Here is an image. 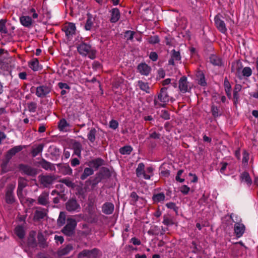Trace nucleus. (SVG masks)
I'll list each match as a JSON object with an SVG mask.
<instances>
[{"label": "nucleus", "instance_id": "1", "mask_svg": "<svg viewBox=\"0 0 258 258\" xmlns=\"http://www.w3.org/2000/svg\"><path fill=\"white\" fill-rule=\"evenodd\" d=\"M154 168L153 167H145L143 163H140L136 169V173L138 178L149 180L154 175Z\"/></svg>", "mask_w": 258, "mask_h": 258}, {"label": "nucleus", "instance_id": "2", "mask_svg": "<svg viewBox=\"0 0 258 258\" xmlns=\"http://www.w3.org/2000/svg\"><path fill=\"white\" fill-rule=\"evenodd\" d=\"M77 48L78 52L82 56H88L91 59L96 57V50L89 44L82 42L78 45Z\"/></svg>", "mask_w": 258, "mask_h": 258}, {"label": "nucleus", "instance_id": "3", "mask_svg": "<svg viewBox=\"0 0 258 258\" xmlns=\"http://www.w3.org/2000/svg\"><path fill=\"white\" fill-rule=\"evenodd\" d=\"M170 100V97L168 95L167 89L162 88L157 97H155L154 100L155 106L157 107H165Z\"/></svg>", "mask_w": 258, "mask_h": 258}, {"label": "nucleus", "instance_id": "4", "mask_svg": "<svg viewBox=\"0 0 258 258\" xmlns=\"http://www.w3.org/2000/svg\"><path fill=\"white\" fill-rule=\"evenodd\" d=\"M16 154V147H14L10 150H9L5 158L1 160V168L2 172L4 173L8 172L10 170V166L9 165V162L12 159V157Z\"/></svg>", "mask_w": 258, "mask_h": 258}, {"label": "nucleus", "instance_id": "5", "mask_svg": "<svg viewBox=\"0 0 258 258\" xmlns=\"http://www.w3.org/2000/svg\"><path fill=\"white\" fill-rule=\"evenodd\" d=\"M241 64L238 62H233L232 63L231 71L232 72H235L236 75L240 79L242 77H249L252 74V70L249 67L244 68L241 72L240 70V67Z\"/></svg>", "mask_w": 258, "mask_h": 258}, {"label": "nucleus", "instance_id": "6", "mask_svg": "<svg viewBox=\"0 0 258 258\" xmlns=\"http://www.w3.org/2000/svg\"><path fill=\"white\" fill-rule=\"evenodd\" d=\"M76 225L77 222L75 219L68 218L67 221V225L62 229V232L66 235L71 236L74 232Z\"/></svg>", "mask_w": 258, "mask_h": 258}, {"label": "nucleus", "instance_id": "7", "mask_svg": "<svg viewBox=\"0 0 258 258\" xmlns=\"http://www.w3.org/2000/svg\"><path fill=\"white\" fill-rule=\"evenodd\" d=\"M15 188L14 184H10L6 189L5 201L8 204H12L15 201L14 190Z\"/></svg>", "mask_w": 258, "mask_h": 258}, {"label": "nucleus", "instance_id": "8", "mask_svg": "<svg viewBox=\"0 0 258 258\" xmlns=\"http://www.w3.org/2000/svg\"><path fill=\"white\" fill-rule=\"evenodd\" d=\"M51 87L47 85H41L36 88V95L39 98L45 97L51 91Z\"/></svg>", "mask_w": 258, "mask_h": 258}, {"label": "nucleus", "instance_id": "9", "mask_svg": "<svg viewBox=\"0 0 258 258\" xmlns=\"http://www.w3.org/2000/svg\"><path fill=\"white\" fill-rule=\"evenodd\" d=\"M19 169L22 173L28 176H34L37 173V170L36 168L28 165L20 164L19 166Z\"/></svg>", "mask_w": 258, "mask_h": 258}, {"label": "nucleus", "instance_id": "10", "mask_svg": "<svg viewBox=\"0 0 258 258\" xmlns=\"http://www.w3.org/2000/svg\"><path fill=\"white\" fill-rule=\"evenodd\" d=\"M62 30L65 32L67 38L71 40L75 34L76 27L75 24L68 23L63 27Z\"/></svg>", "mask_w": 258, "mask_h": 258}, {"label": "nucleus", "instance_id": "11", "mask_svg": "<svg viewBox=\"0 0 258 258\" xmlns=\"http://www.w3.org/2000/svg\"><path fill=\"white\" fill-rule=\"evenodd\" d=\"M39 180L42 185L45 187L49 186L52 184L55 178L53 176L48 175H40L38 177Z\"/></svg>", "mask_w": 258, "mask_h": 258}, {"label": "nucleus", "instance_id": "12", "mask_svg": "<svg viewBox=\"0 0 258 258\" xmlns=\"http://www.w3.org/2000/svg\"><path fill=\"white\" fill-rule=\"evenodd\" d=\"M66 209L69 212H79L81 207L75 200H70L66 203Z\"/></svg>", "mask_w": 258, "mask_h": 258}, {"label": "nucleus", "instance_id": "13", "mask_svg": "<svg viewBox=\"0 0 258 258\" xmlns=\"http://www.w3.org/2000/svg\"><path fill=\"white\" fill-rule=\"evenodd\" d=\"M214 21L217 29L222 33L225 34L227 29L224 21L221 20L218 16L215 17Z\"/></svg>", "mask_w": 258, "mask_h": 258}, {"label": "nucleus", "instance_id": "14", "mask_svg": "<svg viewBox=\"0 0 258 258\" xmlns=\"http://www.w3.org/2000/svg\"><path fill=\"white\" fill-rule=\"evenodd\" d=\"M179 88L180 91L183 93H186L190 89V87L187 81L186 77H182L179 81Z\"/></svg>", "mask_w": 258, "mask_h": 258}, {"label": "nucleus", "instance_id": "15", "mask_svg": "<svg viewBox=\"0 0 258 258\" xmlns=\"http://www.w3.org/2000/svg\"><path fill=\"white\" fill-rule=\"evenodd\" d=\"M234 230L236 236L240 238L244 233L245 227L242 223H236L234 224Z\"/></svg>", "mask_w": 258, "mask_h": 258}, {"label": "nucleus", "instance_id": "16", "mask_svg": "<svg viewBox=\"0 0 258 258\" xmlns=\"http://www.w3.org/2000/svg\"><path fill=\"white\" fill-rule=\"evenodd\" d=\"M114 210V205L109 202L105 203L102 207V212L106 215H110L113 213Z\"/></svg>", "mask_w": 258, "mask_h": 258}, {"label": "nucleus", "instance_id": "17", "mask_svg": "<svg viewBox=\"0 0 258 258\" xmlns=\"http://www.w3.org/2000/svg\"><path fill=\"white\" fill-rule=\"evenodd\" d=\"M181 59L180 54L179 51H176L174 49L171 51V58L168 60V64L174 66L175 62H178Z\"/></svg>", "mask_w": 258, "mask_h": 258}, {"label": "nucleus", "instance_id": "18", "mask_svg": "<svg viewBox=\"0 0 258 258\" xmlns=\"http://www.w3.org/2000/svg\"><path fill=\"white\" fill-rule=\"evenodd\" d=\"M111 18L110 21L111 23H116L120 17V13L117 8H113L110 11Z\"/></svg>", "mask_w": 258, "mask_h": 258}, {"label": "nucleus", "instance_id": "19", "mask_svg": "<svg viewBox=\"0 0 258 258\" xmlns=\"http://www.w3.org/2000/svg\"><path fill=\"white\" fill-rule=\"evenodd\" d=\"M49 192H43L38 198V203L40 205L46 206L49 203Z\"/></svg>", "mask_w": 258, "mask_h": 258}, {"label": "nucleus", "instance_id": "20", "mask_svg": "<svg viewBox=\"0 0 258 258\" xmlns=\"http://www.w3.org/2000/svg\"><path fill=\"white\" fill-rule=\"evenodd\" d=\"M138 70L142 75L148 76L151 71V68L145 63H142L138 66Z\"/></svg>", "mask_w": 258, "mask_h": 258}, {"label": "nucleus", "instance_id": "21", "mask_svg": "<svg viewBox=\"0 0 258 258\" xmlns=\"http://www.w3.org/2000/svg\"><path fill=\"white\" fill-rule=\"evenodd\" d=\"M21 24L24 27L30 28L32 23L33 20L32 18L28 16H23L20 18Z\"/></svg>", "mask_w": 258, "mask_h": 258}, {"label": "nucleus", "instance_id": "22", "mask_svg": "<svg viewBox=\"0 0 258 258\" xmlns=\"http://www.w3.org/2000/svg\"><path fill=\"white\" fill-rule=\"evenodd\" d=\"M210 61L214 66L221 67L223 65L222 59L215 54H212L210 56Z\"/></svg>", "mask_w": 258, "mask_h": 258}, {"label": "nucleus", "instance_id": "23", "mask_svg": "<svg viewBox=\"0 0 258 258\" xmlns=\"http://www.w3.org/2000/svg\"><path fill=\"white\" fill-rule=\"evenodd\" d=\"M30 68L33 71H38L42 69V66L39 64L38 59L37 58H33L30 62Z\"/></svg>", "mask_w": 258, "mask_h": 258}, {"label": "nucleus", "instance_id": "24", "mask_svg": "<svg viewBox=\"0 0 258 258\" xmlns=\"http://www.w3.org/2000/svg\"><path fill=\"white\" fill-rule=\"evenodd\" d=\"M104 161L99 158L92 160L89 162V165L92 168L97 169L103 164Z\"/></svg>", "mask_w": 258, "mask_h": 258}, {"label": "nucleus", "instance_id": "25", "mask_svg": "<svg viewBox=\"0 0 258 258\" xmlns=\"http://www.w3.org/2000/svg\"><path fill=\"white\" fill-rule=\"evenodd\" d=\"M73 249L71 244H68L64 247L59 249L58 251V255L59 256L69 254Z\"/></svg>", "mask_w": 258, "mask_h": 258}, {"label": "nucleus", "instance_id": "26", "mask_svg": "<svg viewBox=\"0 0 258 258\" xmlns=\"http://www.w3.org/2000/svg\"><path fill=\"white\" fill-rule=\"evenodd\" d=\"M0 34L2 37L6 36L7 35L9 34L8 28L6 26V21L3 19L0 21Z\"/></svg>", "mask_w": 258, "mask_h": 258}, {"label": "nucleus", "instance_id": "27", "mask_svg": "<svg viewBox=\"0 0 258 258\" xmlns=\"http://www.w3.org/2000/svg\"><path fill=\"white\" fill-rule=\"evenodd\" d=\"M39 164L42 168L46 170H52L53 168V164L44 159H42L40 161Z\"/></svg>", "mask_w": 258, "mask_h": 258}, {"label": "nucleus", "instance_id": "28", "mask_svg": "<svg viewBox=\"0 0 258 258\" xmlns=\"http://www.w3.org/2000/svg\"><path fill=\"white\" fill-rule=\"evenodd\" d=\"M240 179L241 181L244 182L248 185H250L252 183V180L249 176V174L247 172H244L241 174Z\"/></svg>", "mask_w": 258, "mask_h": 258}, {"label": "nucleus", "instance_id": "29", "mask_svg": "<svg viewBox=\"0 0 258 258\" xmlns=\"http://www.w3.org/2000/svg\"><path fill=\"white\" fill-rule=\"evenodd\" d=\"M165 196L163 192L154 194L152 197V200L154 203H159L165 200Z\"/></svg>", "mask_w": 258, "mask_h": 258}, {"label": "nucleus", "instance_id": "30", "mask_svg": "<svg viewBox=\"0 0 258 258\" xmlns=\"http://www.w3.org/2000/svg\"><path fill=\"white\" fill-rule=\"evenodd\" d=\"M73 148L74 154L79 157H81L82 147L80 143L78 142H75L73 145Z\"/></svg>", "mask_w": 258, "mask_h": 258}, {"label": "nucleus", "instance_id": "31", "mask_svg": "<svg viewBox=\"0 0 258 258\" xmlns=\"http://www.w3.org/2000/svg\"><path fill=\"white\" fill-rule=\"evenodd\" d=\"M94 171L92 168L89 167L85 168L83 174L81 175L80 178L82 180H85L89 176L92 175Z\"/></svg>", "mask_w": 258, "mask_h": 258}, {"label": "nucleus", "instance_id": "32", "mask_svg": "<svg viewBox=\"0 0 258 258\" xmlns=\"http://www.w3.org/2000/svg\"><path fill=\"white\" fill-rule=\"evenodd\" d=\"M96 130L95 128H91L88 135L87 138L91 143H94L96 139Z\"/></svg>", "mask_w": 258, "mask_h": 258}, {"label": "nucleus", "instance_id": "33", "mask_svg": "<svg viewBox=\"0 0 258 258\" xmlns=\"http://www.w3.org/2000/svg\"><path fill=\"white\" fill-rule=\"evenodd\" d=\"M46 215V212L44 210H36L34 214V218L35 220L43 219Z\"/></svg>", "mask_w": 258, "mask_h": 258}, {"label": "nucleus", "instance_id": "34", "mask_svg": "<svg viewBox=\"0 0 258 258\" xmlns=\"http://www.w3.org/2000/svg\"><path fill=\"white\" fill-rule=\"evenodd\" d=\"M94 19L91 15H88L87 20L85 25V29L86 30H90L93 24Z\"/></svg>", "mask_w": 258, "mask_h": 258}, {"label": "nucleus", "instance_id": "35", "mask_svg": "<svg viewBox=\"0 0 258 258\" xmlns=\"http://www.w3.org/2000/svg\"><path fill=\"white\" fill-rule=\"evenodd\" d=\"M43 147L44 146L43 144H39L36 147L33 148L32 151V156L33 157H36L39 153H41L43 151Z\"/></svg>", "mask_w": 258, "mask_h": 258}, {"label": "nucleus", "instance_id": "36", "mask_svg": "<svg viewBox=\"0 0 258 258\" xmlns=\"http://www.w3.org/2000/svg\"><path fill=\"white\" fill-rule=\"evenodd\" d=\"M138 85L140 88L147 93L149 92V86L147 83L143 82L142 81H139L138 82Z\"/></svg>", "mask_w": 258, "mask_h": 258}, {"label": "nucleus", "instance_id": "37", "mask_svg": "<svg viewBox=\"0 0 258 258\" xmlns=\"http://www.w3.org/2000/svg\"><path fill=\"white\" fill-rule=\"evenodd\" d=\"M66 221V214L63 212H61L59 213L58 218L57 219V223L59 226H62L65 223Z\"/></svg>", "mask_w": 258, "mask_h": 258}, {"label": "nucleus", "instance_id": "38", "mask_svg": "<svg viewBox=\"0 0 258 258\" xmlns=\"http://www.w3.org/2000/svg\"><path fill=\"white\" fill-rule=\"evenodd\" d=\"M132 148L131 146H124L120 149V153L122 155H129L132 151Z\"/></svg>", "mask_w": 258, "mask_h": 258}, {"label": "nucleus", "instance_id": "39", "mask_svg": "<svg viewBox=\"0 0 258 258\" xmlns=\"http://www.w3.org/2000/svg\"><path fill=\"white\" fill-rule=\"evenodd\" d=\"M69 126V124L64 119H61L58 123V127L60 131H64L66 127Z\"/></svg>", "mask_w": 258, "mask_h": 258}, {"label": "nucleus", "instance_id": "40", "mask_svg": "<svg viewBox=\"0 0 258 258\" xmlns=\"http://www.w3.org/2000/svg\"><path fill=\"white\" fill-rule=\"evenodd\" d=\"M59 182L64 183L69 187H74V183L69 178L60 179Z\"/></svg>", "mask_w": 258, "mask_h": 258}, {"label": "nucleus", "instance_id": "41", "mask_svg": "<svg viewBox=\"0 0 258 258\" xmlns=\"http://www.w3.org/2000/svg\"><path fill=\"white\" fill-rule=\"evenodd\" d=\"M130 198L131 203L133 205H135L138 200L139 197L136 192L133 191L130 195Z\"/></svg>", "mask_w": 258, "mask_h": 258}, {"label": "nucleus", "instance_id": "42", "mask_svg": "<svg viewBox=\"0 0 258 258\" xmlns=\"http://www.w3.org/2000/svg\"><path fill=\"white\" fill-rule=\"evenodd\" d=\"M135 33V32L131 30L126 31L124 33V37L126 38L127 40L132 41Z\"/></svg>", "mask_w": 258, "mask_h": 258}, {"label": "nucleus", "instance_id": "43", "mask_svg": "<svg viewBox=\"0 0 258 258\" xmlns=\"http://www.w3.org/2000/svg\"><path fill=\"white\" fill-rule=\"evenodd\" d=\"M225 92L228 96L230 95L231 85L227 78L224 80V83Z\"/></svg>", "mask_w": 258, "mask_h": 258}, {"label": "nucleus", "instance_id": "44", "mask_svg": "<svg viewBox=\"0 0 258 258\" xmlns=\"http://www.w3.org/2000/svg\"><path fill=\"white\" fill-rule=\"evenodd\" d=\"M25 235L24 228L22 226H17V236L20 238H23Z\"/></svg>", "mask_w": 258, "mask_h": 258}, {"label": "nucleus", "instance_id": "45", "mask_svg": "<svg viewBox=\"0 0 258 258\" xmlns=\"http://www.w3.org/2000/svg\"><path fill=\"white\" fill-rule=\"evenodd\" d=\"M211 112L213 116L214 117H217L221 115V114L219 113V108L218 107L212 105L211 107Z\"/></svg>", "mask_w": 258, "mask_h": 258}, {"label": "nucleus", "instance_id": "46", "mask_svg": "<svg viewBox=\"0 0 258 258\" xmlns=\"http://www.w3.org/2000/svg\"><path fill=\"white\" fill-rule=\"evenodd\" d=\"M148 41L150 43L155 44L159 42L160 40L158 36L154 35L149 38Z\"/></svg>", "mask_w": 258, "mask_h": 258}, {"label": "nucleus", "instance_id": "47", "mask_svg": "<svg viewBox=\"0 0 258 258\" xmlns=\"http://www.w3.org/2000/svg\"><path fill=\"white\" fill-rule=\"evenodd\" d=\"M89 250H84L78 255V258H88V255L91 253Z\"/></svg>", "mask_w": 258, "mask_h": 258}, {"label": "nucleus", "instance_id": "48", "mask_svg": "<svg viewBox=\"0 0 258 258\" xmlns=\"http://www.w3.org/2000/svg\"><path fill=\"white\" fill-rule=\"evenodd\" d=\"M37 104L35 102H31L28 104V108L30 112H35Z\"/></svg>", "mask_w": 258, "mask_h": 258}, {"label": "nucleus", "instance_id": "49", "mask_svg": "<svg viewBox=\"0 0 258 258\" xmlns=\"http://www.w3.org/2000/svg\"><path fill=\"white\" fill-rule=\"evenodd\" d=\"M160 116L165 120H168L170 119V114L168 111L166 110H161Z\"/></svg>", "mask_w": 258, "mask_h": 258}, {"label": "nucleus", "instance_id": "50", "mask_svg": "<svg viewBox=\"0 0 258 258\" xmlns=\"http://www.w3.org/2000/svg\"><path fill=\"white\" fill-rule=\"evenodd\" d=\"M230 218L231 219L233 222L236 223H241V218L235 214H231L230 215Z\"/></svg>", "mask_w": 258, "mask_h": 258}, {"label": "nucleus", "instance_id": "51", "mask_svg": "<svg viewBox=\"0 0 258 258\" xmlns=\"http://www.w3.org/2000/svg\"><path fill=\"white\" fill-rule=\"evenodd\" d=\"M198 83L202 86H205L207 84L205 81V76L203 73L200 74V78L198 79Z\"/></svg>", "mask_w": 258, "mask_h": 258}, {"label": "nucleus", "instance_id": "52", "mask_svg": "<svg viewBox=\"0 0 258 258\" xmlns=\"http://www.w3.org/2000/svg\"><path fill=\"white\" fill-rule=\"evenodd\" d=\"M242 155V163L244 164H247L249 160L248 153L246 151H244Z\"/></svg>", "mask_w": 258, "mask_h": 258}, {"label": "nucleus", "instance_id": "53", "mask_svg": "<svg viewBox=\"0 0 258 258\" xmlns=\"http://www.w3.org/2000/svg\"><path fill=\"white\" fill-rule=\"evenodd\" d=\"M166 206L168 208L170 209L173 210L176 212H177L178 208L176 206V204L174 203L173 202H169L166 204Z\"/></svg>", "mask_w": 258, "mask_h": 258}, {"label": "nucleus", "instance_id": "54", "mask_svg": "<svg viewBox=\"0 0 258 258\" xmlns=\"http://www.w3.org/2000/svg\"><path fill=\"white\" fill-rule=\"evenodd\" d=\"M183 172V170L181 169L178 171L177 175L175 177V179L177 181L180 182H183L184 181V178H181L180 176L182 175V174Z\"/></svg>", "mask_w": 258, "mask_h": 258}, {"label": "nucleus", "instance_id": "55", "mask_svg": "<svg viewBox=\"0 0 258 258\" xmlns=\"http://www.w3.org/2000/svg\"><path fill=\"white\" fill-rule=\"evenodd\" d=\"M118 126V122L114 119H112L109 122V127L113 130L116 129Z\"/></svg>", "mask_w": 258, "mask_h": 258}, {"label": "nucleus", "instance_id": "56", "mask_svg": "<svg viewBox=\"0 0 258 258\" xmlns=\"http://www.w3.org/2000/svg\"><path fill=\"white\" fill-rule=\"evenodd\" d=\"M63 170V174L71 175L72 173V169L68 165L64 166L62 168Z\"/></svg>", "mask_w": 258, "mask_h": 258}, {"label": "nucleus", "instance_id": "57", "mask_svg": "<svg viewBox=\"0 0 258 258\" xmlns=\"http://www.w3.org/2000/svg\"><path fill=\"white\" fill-rule=\"evenodd\" d=\"M28 245L31 247H35L36 246V241L35 238H28Z\"/></svg>", "mask_w": 258, "mask_h": 258}, {"label": "nucleus", "instance_id": "58", "mask_svg": "<svg viewBox=\"0 0 258 258\" xmlns=\"http://www.w3.org/2000/svg\"><path fill=\"white\" fill-rule=\"evenodd\" d=\"M163 223L166 226H171L174 224L173 220L168 218H165L163 220Z\"/></svg>", "mask_w": 258, "mask_h": 258}, {"label": "nucleus", "instance_id": "59", "mask_svg": "<svg viewBox=\"0 0 258 258\" xmlns=\"http://www.w3.org/2000/svg\"><path fill=\"white\" fill-rule=\"evenodd\" d=\"M190 190V188L187 185H184L180 187V191L184 194H187Z\"/></svg>", "mask_w": 258, "mask_h": 258}, {"label": "nucleus", "instance_id": "60", "mask_svg": "<svg viewBox=\"0 0 258 258\" xmlns=\"http://www.w3.org/2000/svg\"><path fill=\"white\" fill-rule=\"evenodd\" d=\"M150 58L153 61H155L158 59V54L155 52H151L149 55Z\"/></svg>", "mask_w": 258, "mask_h": 258}, {"label": "nucleus", "instance_id": "61", "mask_svg": "<svg viewBox=\"0 0 258 258\" xmlns=\"http://www.w3.org/2000/svg\"><path fill=\"white\" fill-rule=\"evenodd\" d=\"M37 238L41 246L44 247V238L43 235L41 233H39Z\"/></svg>", "mask_w": 258, "mask_h": 258}, {"label": "nucleus", "instance_id": "62", "mask_svg": "<svg viewBox=\"0 0 258 258\" xmlns=\"http://www.w3.org/2000/svg\"><path fill=\"white\" fill-rule=\"evenodd\" d=\"M89 251L92 252V253L88 255V258H95L97 256L98 250L96 249H93L89 250Z\"/></svg>", "mask_w": 258, "mask_h": 258}, {"label": "nucleus", "instance_id": "63", "mask_svg": "<svg viewBox=\"0 0 258 258\" xmlns=\"http://www.w3.org/2000/svg\"><path fill=\"white\" fill-rule=\"evenodd\" d=\"M160 137V135L159 133H156V132H154L153 133L150 134L149 138L154 139H159Z\"/></svg>", "mask_w": 258, "mask_h": 258}, {"label": "nucleus", "instance_id": "64", "mask_svg": "<svg viewBox=\"0 0 258 258\" xmlns=\"http://www.w3.org/2000/svg\"><path fill=\"white\" fill-rule=\"evenodd\" d=\"M58 86L60 89H66L69 90L70 89V87L67 84L64 83L60 82L58 84Z\"/></svg>", "mask_w": 258, "mask_h": 258}]
</instances>
